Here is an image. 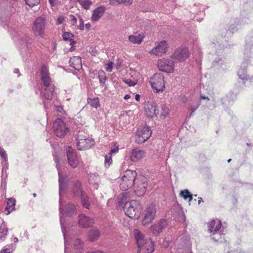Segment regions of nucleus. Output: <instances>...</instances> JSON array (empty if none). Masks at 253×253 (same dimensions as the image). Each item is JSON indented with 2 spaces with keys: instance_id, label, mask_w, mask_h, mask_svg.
<instances>
[{
  "instance_id": "obj_62",
  "label": "nucleus",
  "mask_w": 253,
  "mask_h": 253,
  "mask_svg": "<svg viewBox=\"0 0 253 253\" xmlns=\"http://www.w3.org/2000/svg\"><path fill=\"white\" fill-rule=\"evenodd\" d=\"M130 98V95L128 94L125 95V96H124V99L125 100L128 99Z\"/></svg>"
},
{
  "instance_id": "obj_35",
  "label": "nucleus",
  "mask_w": 253,
  "mask_h": 253,
  "mask_svg": "<svg viewBox=\"0 0 253 253\" xmlns=\"http://www.w3.org/2000/svg\"><path fill=\"white\" fill-rule=\"evenodd\" d=\"M63 39L64 41H69L70 42V45H75L76 43V42L74 41L72 38L74 37V35L69 32H65L62 35Z\"/></svg>"
},
{
  "instance_id": "obj_52",
  "label": "nucleus",
  "mask_w": 253,
  "mask_h": 253,
  "mask_svg": "<svg viewBox=\"0 0 253 253\" xmlns=\"http://www.w3.org/2000/svg\"><path fill=\"white\" fill-rule=\"evenodd\" d=\"M79 23H80V25L79 26V29H80L81 30H83L84 26V20L81 17L80 18V19H79Z\"/></svg>"
},
{
  "instance_id": "obj_7",
  "label": "nucleus",
  "mask_w": 253,
  "mask_h": 253,
  "mask_svg": "<svg viewBox=\"0 0 253 253\" xmlns=\"http://www.w3.org/2000/svg\"><path fill=\"white\" fill-rule=\"evenodd\" d=\"M222 225L220 220H212L208 223V231L211 234V239L215 242H222V234L219 229Z\"/></svg>"
},
{
  "instance_id": "obj_29",
  "label": "nucleus",
  "mask_w": 253,
  "mask_h": 253,
  "mask_svg": "<svg viewBox=\"0 0 253 253\" xmlns=\"http://www.w3.org/2000/svg\"><path fill=\"white\" fill-rule=\"evenodd\" d=\"M16 200L13 198H9L7 202L6 207L4 211H7V214H9L15 209Z\"/></svg>"
},
{
  "instance_id": "obj_43",
  "label": "nucleus",
  "mask_w": 253,
  "mask_h": 253,
  "mask_svg": "<svg viewBox=\"0 0 253 253\" xmlns=\"http://www.w3.org/2000/svg\"><path fill=\"white\" fill-rule=\"evenodd\" d=\"M88 103L91 106L95 108H97L99 106V101L98 98L90 99L88 101Z\"/></svg>"
},
{
  "instance_id": "obj_63",
  "label": "nucleus",
  "mask_w": 253,
  "mask_h": 253,
  "mask_svg": "<svg viewBox=\"0 0 253 253\" xmlns=\"http://www.w3.org/2000/svg\"><path fill=\"white\" fill-rule=\"evenodd\" d=\"M12 241L14 243H17L18 242V239L17 237H14L12 240Z\"/></svg>"
},
{
  "instance_id": "obj_59",
  "label": "nucleus",
  "mask_w": 253,
  "mask_h": 253,
  "mask_svg": "<svg viewBox=\"0 0 253 253\" xmlns=\"http://www.w3.org/2000/svg\"><path fill=\"white\" fill-rule=\"evenodd\" d=\"M56 49V43L55 42L53 43L52 45V52H54Z\"/></svg>"
},
{
  "instance_id": "obj_3",
  "label": "nucleus",
  "mask_w": 253,
  "mask_h": 253,
  "mask_svg": "<svg viewBox=\"0 0 253 253\" xmlns=\"http://www.w3.org/2000/svg\"><path fill=\"white\" fill-rule=\"evenodd\" d=\"M126 195L123 194L119 198V201L120 205H123L125 203L124 210L126 215L131 219H138L140 217L142 209L140 202L137 200L126 202Z\"/></svg>"
},
{
  "instance_id": "obj_39",
  "label": "nucleus",
  "mask_w": 253,
  "mask_h": 253,
  "mask_svg": "<svg viewBox=\"0 0 253 253\" xmlns=\"http://www.w3.org/2000/svg\"><path fill=\"white\" fill-rule=\"evenodd\" d=\"M212 66L214 67L220 66L223 69H225L226 67V65L223 64L222 59L220 58H218L214 60L213 62Z\"/></svg>"
},
{
  "instance_id": "obj_2",
  "label": "nucleus",
  "mask_w": 253,
  "mask_h": 253,
  "mask_svg": "<svg viewBox=\"0 0 253 253\" xmlns=\"http://www.w3.org/2000/svg\"><path fill=\"white\" fill-rule=\"evenodd\" d=\"M253 37L247 36L246 38V44L243 53V59L238 72L239 78L243 83L249 81L253 83V75L248 73L247 67L253 59Z\"/></svg>"
},
{
  "instance_id": "obj_19",
  "label": "nucleus",
  "mask_w": 253,
  "mask_h": 253,
  "mask_svg": "<svg viewBox=\"0 0 253 253\" xmlns=\"http://www.w3.org/2000/svg\"><path fill=\"white\" fill-rule=\"evenodd\" d=\"M144 109L146 115L149 117L157 116L159 114V109L155 102H147L145 103Z\"/></svg>"
},
{
  "instance_id": "obj_54",
  "label": "nucleus",
  "mask_w": 253,
  "mask_h": 253,
  "mask_svg": "<svg viewBox=\"0 0 253 253\" xmlns=\"http://www.w3.org/2000/svg\"><path fill=\"white\" fill-rule=\"evenodd\" d=\"M70 17L71 18V21L72 22V24L73 25H75L77 23V18H76V17L74 15H73L72 14H71L70 15Z\"/></svg>"
},
{
  "instance_id": "obj_51",
  "label": "nucleus",
  "mask_w": 253,
  "mask_h": 253,
  "mask_svg": "<svg viewBox=\"0 0 253 253\" xmlns=\"http://www.w3.org/2000/svg\"><path fill=\"white\" fill-rule=\"evenodd\" d=\"M51 6H55L60 3L59 0H48Z\"/></svg>"
},
{
  "instance_id": "obj_53",
  "label": "nucleus",
  "mask_w": 253,
  "mask_h": 253,
  "mask_svg": "<svg viewBox=\"0 0 253 253\" xmlns=\"http://www.w3.org/2000/svg\"><path fill=\"white\" fill-rule=\"evenodd\" d=\"M1 164L3 166V168L2 169V172H3L4 169H8V159H7L6 161H5L4 160L3 162H1Z\"/></svg>"
},
{
  "instance_id": "obj_34",
  "label": "nucleus",
  "mask_w": 253,
  "mask_h": 253,
  "mask_svg": "<svg viewBox=\"0 0 253 253\" xmlns=\"http://www.w3.org/2000/svg\"><path fill=\"white\" fill-rule=\"evenodd\" d=\"M179 195L180 196L182 197L184 200H188L189 202H190L193 199V195L191 194L189 191L187 189L182 190Z\"/></svg>"
},
{
  "instance_id": "obj_33",
  "label": "nucleus",
  "mask_w": 253,
  "mask_h": 253,
  "mask_svg": "<svg viewBox=\"0 0 253 253\" xmlns=\"http://www.w3.org/2000/svg\"><path fill=\"white\" fill-rule=\"evenodd\" d=\"M200 103L198 100H191L189 104L188 109L191 111V113L189 114V117L193 116L194 113L199 107Z\"/></svg>"
},
{
  "instance_id": "obj_1",
  "label": "nucleus",
  "mask_w": 253,
  "mask_h": 253,
  "mask_svg": "<svg viewBox=\"0 0 253 253\" xmlns=\"http://www.w3.org/2000/svg\"><path fill=\"white\" fill-rule=\"evenodd\" d=\"M40 73L42 83L41 94L46 100L43 103L46 112H48L47 110L50 107L51 110L63 114L64 112L63 107L60 102L54 98L55 86L49 76L48 68L46 65H42Z\"/></svg>"
},
{
  "instance_id": "obj_40",
  "label": "nucleus",
  "mask_w": 253,
  "mask_h": 253,
  "mask_svg": "<svg viewBox=\"0 0 253 253\" xmlns=\"http://www.w3.org/2000/svg\"><path fill=\"white\" fill-rule=\"evenodd\" d=\"M98 79L100 84L105 82L107 77L104 71L101 70L98 72Z\"/></svg>"
},
{
  "instance_id": "obj_32",
  "label": "nucleus",
  "mask_w": 253,
  "mask_h": 253,
  "mask_svg": "<svg viewBox=\"0 0 253 253\" xmlns=\"http://www.w3.org/2000/svg\"><path fill=\"white\" fill-rule=\"evenodd\" d=\"M210 46V48L215 50V52L217 54L221 53L225 46L224 45L218 44L217 42H212Z\"/></svg>"
},
{
  "instance_id": "obj_8",
  "label": "nucleus",
  "mask_w": 253,
  "mask_h": 253,
  "mask_svg": "<svg viewBox=\"0 0 253 253\" xmlns=\"http://www.w3.org/2000/svg\"><path fill=\"white\" fill-rule=\"evenodd\" d=\"M14 11L8 0L0 2V24L3 26L5 25L7 20Z\"/></svg>"
},
{
  "instance_id": "obj_20",
  "label": "nucleus",
  "mask_w": 253,
  "mask_h": 253,
  "mask_svg": "<svg viewBox=\"0 0 253 253\" xmlns=\"http://www.w3.org/2000/svg\"><path fill=\"white\" fill-rule=\"evenodd\" d=\"M54 160L56 164V168H57L58 172L59 191V196L60 197L62 192H64V188H65L66 184L65 183V178L63 176L62 172H61V170L60 169L59 159L57 157H55Z\"/></svg>"
},
{
  "instance_id": "obj_48",
  "label": "nucleus",
  "mask_w": 253,
  "mask_h": 253,
  "mask_svg": "<svg viewBox=\"0 0 253 253\" xmlns=\"http://www.w3.org/2000/svg\"><path fill=\"white\" fill-rule=\"evenodd\" d=\"M124 82L129 86H134L136 84L135 81L131 80L130 79H124Z\"/></svg>"
},
{
  "instance_id": "obj_15",
  "label": "nucleus",
  "mask_w": 253,
  "mask_h": 253,
  "mask_svg": "<svg viewBox=\"0 0 253 253\" xmlns=\"http://www.w3.org/2000/svg\"><path fill=\"white\" fill-rule=\"evenodd\" d=\"M45 27V19L44 17L40 16L38 17L34 23L33 30L36 35L43 37L44 35Z\"/></svg>"
},
{
  "instance_id": "obj_16",
  "label": "nucleus",
  "mask_w": 253,
  "mask_h": 253,
  "mask_svg": "<svg viewBox=\"0 0 253 253\" xmlns=\"http://www.w3.org/2000/svg\"><path fill=\"white\" fill-rule=\"evenodd\" d=\"M189 56V51L185 46L177 48L171 55V58L175 62H182L184 61Z\"/></svg>"
},
{
  "instance_id": "obj_61",
  "label": "nucleus",
  "mask_w": 253,
  "mask_h": 253,
  "mask_svg": "<svg viewBox=\"0 0 253 253\" xmlns=\"http://www.w3.org/2000/svg\"><path fill=\"white\" fill-rule=\"evenodd\" d=\"M123 176H124L125 178H126V179H129V180H130V178H129V176L128 177V176H127V175H126V170L125 171V173H124V174Z\"/></svg>"
},
{
  "instance_id": "obj_47",
  "label": "nucleus",
  "mask_w": 253,
  "mask_h": 253,
  "mask_svg": "<svg viewBox=\"0 0 253 253\" xmlns=\"http://www.w3.org/2000/svg\"><path fill=\"white\" fill-rule=\"evenodd\" d=\"M161 115L166 117L169 113V109L165 104L162 105Z\"/></svg>"
},
{
  "instance_id": "obj_24",
  "label": "nucleus",
  "mask_w": 253,
  "mask_h": 253,
  "mask_svg": "<svg viewBox=\"0 0 253 253\" xmlns=\"http://www.w3.org/2000/svg\"><path fill=\"white\" fill-rule=\"evenodd\" d=\"M145 152L142 150L134 148L132 150L130 160L133 162H137L141 160L144 156Z\"/></svg>"
},
{
  "instance_id": "obj_38",
  "label": "nucleus",
  "mask_w": 253,
  "mask_h": 253,
  "mask_svg": "<svg viewBox=\"0 0 253 253\" xmlns=\"http://www.w3.org/2000/svg\"><path fill=\"white\" fill-rule=\"evenodd\" d=\"M133 0H109L110 4L112 5H116L123 3H127L131 4Z\"/></svg>"
},
{
  "instance_id": "obj_6",
  "label": "nucleus",
  "mask_w": 253,
  "mask_h": 253,
  "mask_svg": "<svg viewBox=\"0 0 253 253\" xmlns=\"http://www.w3.org/2000/svg\"><path fill=\"white\" fill-rule=\"evenodd\" d=\"M77 147L78 150L88 149L94 145V140L88 134L83 131H79L77 138Z\"/></svg>"
},
{
  "instance_id": "obj_36",
  "label": "nucleus",
  "mask_w": 253,
  "mask_h": 253,
  "mask_svg": "<svg viewBox=\"0 0 253 253\" xmlns=\"http://www.w3.org/2000/svg\"><path fill=\"white\" fill-rule=\"evenodd\" d=\"M83 243L79 239H77L74 241V249L77 251V252L82 253L83 251Z\"/></svg>"
},
{
  "instance_id": "obj_57",
  "label": "nucleus",
  "mask_w": 253,
  "mask_h": 253,
  "mask_svg": "<svg viewBox=\"0 0 253 253\" xmlns=\"http://www.w3.org/2000/svg\"><path fill=\"white\" fill-rule=\"evenodd\" d=\"M200 99H206L207 100H210L208 96H205L204 95H202V94H201L200 95Z\"/></svg>"
},
{
  "instance_id": "obj_5",
  "label": "nucleus",
  "mask_w": 253,
  "mask_h": 253,
  "mask_svg": "<svg viewBox=\"0 0 253 253\" xmlns=\"http://www.w3.org/2000/svg\"><path fill=\"white\" fill-rule=\"evenodd\" d=\"M61 199L59 200V212H60V225L62 229V232L63 234V236L64 238V243H65V253H68V248L67 247V241L66 239V234H65V229L64 227V224L66 221V218L67 217H72L74 214L75 213L76 211V207L74 204H68L65 208V211H64L61 208V203H60Z\"/></svg>"
},
{
  "instance_id": "obj_42",
  "label": "nucleus",
  "mask_w": 253,
  "mask_h": 253,
  "mask_svg": "<svg viewBox=\"0 0 253 253\" xmlns=\"http://www.w3.org/2000/svg\"><path fill=\"white\" fill-rule=\"evenodd\" d=\"M16 245L14 244H10L4 246L2 250H5L7 252L12 253V252L15 249Z\"/></svg>"
},
{
  "instance_id": "obj_12",
  "label": "nucleus",
  "mask_w": 253,
  "mask_h": 253,
  "mask_svg": "<svg viewBox=\"0 0 253 253\" xmlns=\"http://www.w3.org/2000/svg\"><path fill=\"white\" fill-rule=\"evenodd\" d=\"M144 216L142 221L143 225L146 226L151 223L156 215V209L155 204H150L144 211Z\"/></svg>"
},
{
  "instance_id": "obj_25",
  "label": "nucleus",
  "mask_w": 253,
  "mask_h": 253,
  "mask_svg": "<svg viewBox=\"0 0 253 253\" xmlns=\"http://www.w3.org/2000/svg\"><path fill=\"white\" fill-rule=\"evenodd\" d=\"M106 8L104 6L96 8L93 11L91 19L93 21H97L102 17L105 11Z\"/></svg>"
},
{
  "instance_id": "obj_23",
  "label": "nucleus",
  "mask_w": 253,
  "mask_h": 253,
  "mask_svg": "<svg viewBox=\"0 0 253 253\" xmlns=\"http://www.w3.org/2000/svg\"><path fill=\"white\" fill-rule=\"evenodd\" d=\"M79 223L82 227L87 228L91 226L93 223V220L92 218L81 214L79 216Z\"/></svg>"
},
{
  "instance_id": "obj_26",
  "label": "nucleus",
  "mask_w": 253,
  "mask_h": 253,
  "mask_svg": "<svg viewBox=\"0 0 253 253\" xmlns=\"http://www.w3.org/2000/svg\"><path fill=\"white\" fill-rule=\"evenodd\" d=\"M69 65L76 70H79L82 67L81 58L79 56H74L70 58Z\"/></svg>"
},
{
  "instance_id": "obj_21",
  "label": "nucleus",
  "mask_w": 253,
  "mask_h": 253,
  "mask_svg": "<svg viewBox=\"0 0 253 253\" xmlns=\"http://www.w3.org/2000/svg\"><path fill=\"white\" fill-rule=\"evenodd\" d=\"M168 48V44L165 41L160 42L158 45L153 48L151 53L157 56H160L162 54L166 52Z\"/></svg>"
},
{
  "instance_id": "obj_55",
  "label": "nucleus",
  "mask_w": 253,
  "mask_h": 253,
  "mask_svg": "<svg viewBox=\"0 0 253 253\" xmlns=\"http://www.w3.org/2000/svg\"><path fill=\"white\" fill-rule=\"evenodd\" d=\"M65 18L63 16H59L57 20V24H61L64 21Z\"/></svg>"
},
{
  "instance_id": "obj_28",
  "label": "nucleus",
  "mask_w": 253,
  "mask_h": 253,
  "mask_svg": "<svg viewBox=\"0 0 253 253\" xmlns=\"http://www.w3.org/2000/svg\"><path fill=\"white\" fill-rule=\"evenodd\" d=\"M100 181L99 175L97 173H91L89 175V182L92 185L93 188L97 189L98 184Z\"/></svg>"
},
{
  "instance_id": "obj_41",
  "label": "nucleus",
  "mask_w": 253,
  "mask_h": 253,
  "mask_svg": "<svg viewBox=\"0 0 253 253\" xmlns=\"http://www.w3.org/2000/svg\"><path fill=\"white\" fill-rule=\"evenodd\" d=\"M80 4L85 9H88L92 2L88 0H84L80 1Z\"/></svg>"
},
{
  "instance_id": "obj_14",
  "label": "nucleus",
  "mask_w": 253,
  "mask_h": 253,
  "mask_svg": "<svg viewBox=\"0 0 253 253\" xmlns=\"http://www.w3.org/2000/svg\"><path fill=\"white\" fill-rule=\"evenodd\" d=\"M53 128L55 134L60 138L64 137L69 130L63 121L60 119L55 121L53 123Z\"/></svg>"
},
{
  "instance_id": "obj_30",
  "label": "nucleus",
  "mask_w": 253,
  "mask_h": 253,
  "mask_svg": "<svg viewBox=\"0 0 253 253\" xmlns=\"http://www.w3.org/2000/svg\"><path fill=\"white\" fill-rule=\"evenodd\" d=\"M100 235L99 231L96 228L90 229L88 232V239L90 241H94L98 239Z\"/></svg>"
},
{
  "instance_id": "obj_49",
  "label": "nucleus",
  "mask_w": 253,
  "mask_h": 253,
  "mask_svg": "<svg viewBox=\"0 0 253 253\" xmlns=\"http://www.w3.org/2000/svg\"><path fill=\"white\" fill-rule=\"evenodd\" d=\"M0 156L5 161L8 159L7 154L2 148H0Z\"/></svg>"
},
{
  "instance_id": "obj_13",
  "label": "nucleus",
  "mask_w": 253,
  "mask_h": 253,
  "mask_svg": "<svg viewBox=\"0 0 253 253\" xmlns=\"http://www.w3.org/2000/svg\"><path fill=\"white\" fill-rule=\"evenodd\" d=\"M126 175L128 176H129L130 179H126L123 176L120 184L121 189L125 191L130 188L133 185L136 176V172L135 170L127 169L126 170Z\"/></svg>"
},
{
  "instance_id": "obj_56",
  "label": "nucleus",
  "mask_w": 253,
  "mask_h": 253,
  "mask_svg": "<svg viewBox=\"0 0 253 253\" xmlns=\"http://www.w3.org/2000/svg\"><path fill=\"white\" fill-rule=\"evenodd\" d=\"M118 151L119 148L118 147L112 148L108 154L111 156L113 154H116V153H117Z\"/></svg>"
},
{
  "instance_id": "obj_31",
  "label": "nucleus",
  "mask_w": 253,
  "mask_h": 253,
  "mask_svg": "<svg viewBox=\"0 0 253 253\" xmlns=\"http://www.w3.org/2000/svg\"><path fill=\"white\" fill-rule=\"evenodd\" d=\"M8 229L5 223L3 222L0 226V240L4 241L7 235Z\"/></svg>"
},
{
  "instance_id": "obj_46",
  "label": "nucleus",
  "mask_w": 253,
  "mask_h": 253,
  "mask_svg": "<svg viewBox=\"0 0 253 253\" xmlns=\"http://www.w3.org/2000/svg\"><path fill=\"white\" fill-rule=\"evenodd\" d=\"M114 62L112 61H108V63L105 64V69L106 71L111 72L112 71Z\"/></svg>"
},
{
  "instance_id": "obj_64",
  "label": "nucleus",
  "mask_w": 253,
  "mask_h": 253,
  "mask_svg": "<svg viewBox=\"0 0 253 253\" xmlns=\"http://www.w3.org/2000/svg\"><path fill=\"white\" fill-rule=\"evenodd\" d=\"M228 253H245V252H238L236 251H231L230 252H228Z\"/></svg>"
},
{
  "instance_id": "obj_4",
  "label": "nucleus",
  "mask_w": 253,
  "mask_h": 253,
  "mask_svg": "<svg viewBox=\"0 0 253 253\" xmlns=\"http://www.w3.org/2000/svg\"><path fill=\"white\" fill-rule=\"evenodd\" d=\"M138 250L137 253H152L154 251L153 242L150 238H145L138 229L133 231Z\"/></svg>"
},
{
  "instance_id": "obj_17",
  "label": "nucleus",
  "mask_w": 253,
  "mask_h": 253,
  "mask_svg": "<svg viewBox=\"0 0 253 253\" xmlns=\"http://www.w3.org/2000/svg\"><path fill=\"white\" fill-rule=\"evenodd\" d=\"M66 154L68 163L71 167L75 169L79 164V160L78 158L76 151L71 146L66 148Z\"/></svg>"
},
{
  "instance_id": "obj_37",
  "label": "nucleus",
  "mask_w": 253,
  "mask_h": 253,
  "mask_svg": "<svg viewBox=\"0 0 253 253\" xmlns=\"http://www.w3.org/2000/svg\"><path fill=\"white\" fill-rule=\"evenodd\" d=\"M33 40L30 37L28 36H25L23 38L21 39V44L24 47L28 46L29 44L32 42Z\"/></svg>"
},
{
  "instance_id": "obj_10",
  "label": "nucleus",
  "mask_w": 253,
  "mask_h": 253,
  "mask_svg": "<svg viewBox=\"0 0 253 253\" xmlns=\"http://www.w3.org/2000/svg\"><path fill=\"white\" fill-rule=\"evenodd\" d=\"M149 82L153 89L157 93L162 92L165 87L164 77L160 73L155 74L150 78Z\"/></svg>"
},
{
  "instance_id": "obj_60",
  "label": "nucleus",
  "mask_w": 253,
  "mask_h": 253,
  "mask_svg": "<svg viewBox=\"0 0 253 253\" xmlns=\"http://www.w3.org/2000/svg\"><path fill=\"white\" fill-rule=\"evenodd\" d=\"M140 95L138 94H137L135 95V99L136 101H139L140 100Z\"/></svg>"
},
{
  "instance_id": "obj_11",
  "label": "nucleus",
  "mask_w": 253,
  "mask_h": 253,
  "mask_svg": "<svg viewBox=\"0 0 253 253\" xmlns=\"http://www.w3.org/2000/svg\"><path fill=\"white\" fill-rule=\"evenodd\" d=\"M151 134L150 127L144 126L137 130L135 135V141L138 144H142L149 138Z\"/></svg>"
},
{
  "instance_id": "obj_45",
  "label": "nucleus",
  "mask_w": 253,
  "mask_h": 253,
  "mask_svg": "<svg viewBox=\"0 0 253 253\" xmlns=\"http://www.w3.org/2000/svg\"><path fill=\"white\" fill-rule=\"evenodd\" d=\"M112 163V156L110 155H107L105 156V166L108 167Z\"/></svg>"
},
{
  "instance_id": "obj_50",
  "label": "nucleus",
  "mask_w": 253,
  "mask_h": 253,
  "mask_svg": "<svg viewBox=\"0 0 253 253\" xmlns=\"http://www.w3.org/2000/svg\"><path fill=\"white\" fill-rule=\"evenodd\" d=\"M178 99L180 102L185 103L187 102V98L185 95L181 94L179 96Z\"/></svg>"
},
{
  "instance_id": "obj_18",
  "label": "nucleus",
  "mask_w": 253,
  "mask_h": 253,
  "mask_svg": "<svg viewBox=\"0 0 253 253\" xmlns=\"http://www.w3.org/2000/svg\"><path fill=\"white\" fill-rule=\"evenodd\" d=\"M157 66L160 70L167 73H171L174 70L173 61L170 59L160 60L158 62Z\"/></svg>"
},
{
  "instance_id": "obj_58",
  "label": "nucleus",
  "mask_w": 253,
  "mask_h": 253,
  "mask_svg": "<svg viewBox=\"0 0 253 253\" xmlns=\"http://www.w3.org/2000/svg\"><path fill=\"white\" fill-rule=\"evenodd\" d=\"M14 73L17 74V77H19L20 76L19 70L18 69H15L13 71Z\"/></svg>"
},
{
  "instance_id": "obj_9",
  "label": "nucleus",
  "mask_w": 253,
  "mask_h": 253,
  "mask_svg": "<svg viewBox=\"0 0 253 253\" xmlns=\"http://www.w3.org/2000/svg\"><path fill=\"white\" fill-rule=\"evenodd\" d=\"M72 192L75 197L80 198L81 202L84 208L89 209L90 203L86 193L82 191L81 182L79 181H76L72 188Z\"/></svg>"
},
{
  "instance_id": "obj_27",
  "label": "nucleus",
  "mask_w": 253,
  "mask_h": 253,
  "mask_svg": "<svg viewBox=\"0 0 253 253\" xmlns=\"http://www.w3.org/2000/svg\"><path fill=\"white\" fill-rule=\"evenodd\" d=\"M144 37L143 33H136L135 35H132L128 37V40L133 44H140Z\"/></svg>"
},
{
  "instance_id": "obj_44",
  "label": "nucleus",
  "mask_w": 253,
  "mask_h": 253,
  "mask_svg": "<svg viewBox=\"0 0 253 253\" xmlns=\"http://www.w3.org/2000/svg\"><path fill=\"white\" fill-rule=\"evenodd\" d=\"M26 3L30 7H33L40 3V0H25Z\"/></svg>"
},
{
  "instance_id": "obj_22",
  "label": "nucleus",
  "mask_w": 253,
  "mask_h": 253,
  "mask_svg": "<svg viewBox=\"0 0 253 253\" xmlns=\"http://www.w3.org/2000/svg\"><path fill=\"white\" fill-rule=\"evenodd\" d=\"M166 224V220H161L158 223L154 224L151 226L150 231L155 236H157L164 228Z\"/></svg>"
}]
</instances>
